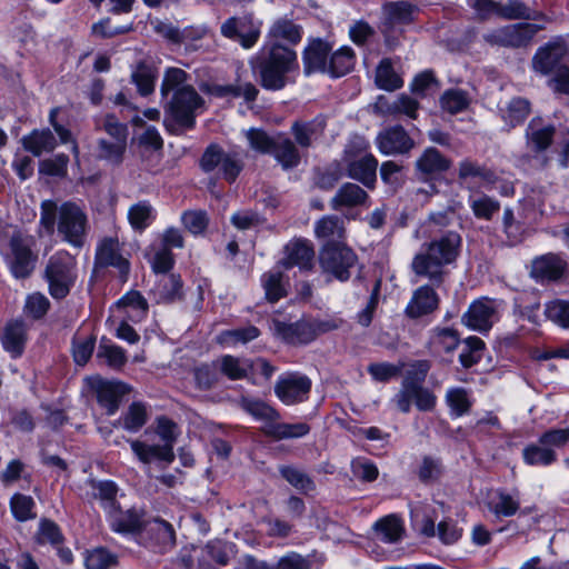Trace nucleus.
I'll return each instance as SVG.
<instances>
[{"instance_id": "f257e3e1", "label": "nucleus", "mask_w": 569, "mask_h": 569, "mask_svg": "<svg viewBox=\"0 0 569 569\" xmlns=\"http://www.w3.org/2000/svg\"><path fill=\"white\" fill-rule=\"evenodd\" d=\"M462 239L456 231H448L430 242L423 243L411 261V270L419 279L440 287L448 276L447 267L460 252Z\"/></svg>"}, {"instance_id": "f03ea898", "label": "nucleus", "mask_w": 569, "mask_h": 569, "mask_svg": "<svg viewBox=\"0 0 569 569\" xmlns=\"http://www.w3.org/2000/svg\"><path fill=\"white\" fill-rule=\"evenodd\" d=\"M57 226V232L62 241L74 248L84 244L88 216L82 207L72 201H66L61 206L53 200H44L40 207L39 236L42 233L52 236Z\"/></svg>"}, {"instance_id": "7ed1b4c3", "label": "nucleus", "mask_w": 569, "mask_h": 569, "mask_svg": "<svg viewBox=\"0 0 569 569\" xmlns=\"http://www.w3.org/2000/svg\"><path fill=\"white\" fill-rule=\"evenodd\" d=\"M251 70L259 76L262 88L270 91L283 89L293 82L299 70L297 52L281 43H264L249 61Z\"/></svg>"}, {"instance_id": "20e7f679", "label": "nucleus", "mask_w": 569, "mask_h": 569, "mask_svg": "<svg viewBox=\"0 0 569 569\" xmlns=\"http://www.w3.org/2000/svg\"><path fill=\"white\" fill-rule=\"evenodd\" d=\"M251 70L259 76L262 88L270 91L283 89L293 82L299 70L297 52L281 43H264L249 61Z\"/></svg>"}, {"instance_id": "39448f33", "label": "nucleus", "mask_w": 569, "mask_h": 569, "mask_svg": "<svg viewBox=\"0 0 569 569\" xmlns=\"http://www.w3.org/2000/svg\"><path fill=\"white\" fill-rule=\"evenodd\" d=\"M430 368L428 360H417L408 366L401 387L392 398V402L402 413H408L412 403L420 411H431L435 408L436 396L422 386Z\"/></svg>"}, {"instance_id": "423d86ee", "label": "nucleus", "mask_w": 569, "mask_h": 569, "mask_svg": "<svg viewBox=\"0 0 569 569\" xmlns=\"http://www.w3.org/2000/svg\"><path fill=\"white\" fill-rule=\"evenodd\" d=\"M36 244L34 236L14 230L7 244L1 248L4 263L13 278L27 279L32 274L38 260Z\"/></svg>"}, {"instance_id": "0eeeda50", "label": "nucleus", "mask_w": 569, "mask_h": 569, "mask_svg": "<svg viewBox=\"0 0 569 569\" xmlns=\"http://www.w3.org/2000/svg\"><path fill=\"white\" fill-rule=\"evenodd\" d=\"M48 291L56 300L64 299L74 287L78 279L77 259L67 250L54 252L43 271Z\"/></svg>"}, {"instance_id": "6e6552de", "label": "nucleus", "mask_w": 569, "mask_h": 569, "mask_svg": "<svg viewBox=\"0 0 569 569\" xmlns=\"http://www.w3.org/2000/svg\"><path fill=\"white\" fill-rule=\"evenodd\" d=\"M202 103V98L192 86H182L164 107L166 128L171 132L192 129L196 123V111Z\"/></svg>"}, {"instance_id": "1a4fd4ad", "label": "nucleus", "mask_w": 569, "mask_h": 569, "mask_svg": "<svg viewBox=\"0 0 569 569\" xmlns=\"http://www.w3.org/2000/svg\"><path fill=\"white\" fill-rule=\"evenodd\" d=\"M319 262L325 273L339 281H347L358 264V257L342 243L328 242L320 251Z\"/></svg>"}, {"instance_id": "9d476101", "label": "nucleus", "mask_w": 569, "mask_h": 569, "mask_svg": "<svg viewBox=\"0 0 569 569\" xmlns=\"http://www.w3.org/2000/svg\"><path fill=\"white\" fill-rule=\"evenodd\" d=\"M204 172L218 170V173L229 183L236 181L243 169V161L236 151H224L218 144H210L200 159Z\"/></svg>"}, {"instance_id": "9b49d317", "label": "nucleus", "mask_w": 569, "mask_h": 569, "mask_svg": "<svg viewBox=\"0 0 569 569\" xmlns=\"http://www.w3.org/2000/svg\"><path fill=\"white\" fill-rule=\"evenodd\" d=\"M262 22L252 12L242 16H233L220 26L222 37L238 42L243 49H251L258 42L261 34Z\"/></svg>"}, {"instance_id": "f8f14e48", "label": "nucleus", "mask_w": 569, "mask_h": 569, "mask_svg": "<svg viewBox=\"0 0 569 569\" xmlns=\"http://www.w3.org/2000/svg\"><path fill=\"white\" fill-rule=\"evenodd\" d=\"M542 26L530 22H520L493 29L483 34L486 42L508 48L527 47Z\"/></svg>"}, {"instance_id": "ddd939ff", "label": "nucleus", "mask_w": 569, "mask_h": 569, "mask_svg": "<svg viewBox=\"0 0 569 569\" xmlns=\"http://www.w3.org/2000/svg\"><path fill=\"white\" fill-rule=\"evenodd\" d=\"M569 62V50L561 38H557L538 48L532 57V69L540 76L555 77Z\"/></svg>"}, {"instance_id": "4468645a", "label": "nucleus", "mask_w": 569, "mask_h": 569, "mask_svg": "<svg viewBox=\"0 0 569 569\" xmlns=\"http://www.w3.org/2000/svg\"><path fill=\"white\" fill-rule=\"evenodd\" d=\"M312 382L303 373L286 372L278 377L274 383L277 398L286 406H292L308 400Z\"/></svg>"}, {"instance_id": "2eb2a0df", "label": "nucleus", "mask_w": 569, "mask_h": 569, "mask_svg": "<svg viewBox=\"0 0 569 569\" xmlns=\"http://www.w3.org/2000/svg\"><path fill=\"white\" fill-rule=\"evenodd\" d=\"M500 302L487 297L475 300L462 316V323L481 333L488 332L498 320Z\"/></svg>"}, {"instance_id": "dca6fc26", "label": "nucleus", "mask_w": 569, "mask_h": 569, "mask_svg": "<svg viewBox=\"0 0 569 569\" xmlns=\"http://www.w3.org/2000/svg\"><path fill=\"white\" fill-rule=\"evenodd\" d=\"M94 263L100 268L113 267L122 281L128 279L130 262L128 258L122 256L117 238H104L98 243Z\"/></svg>"}, {"instance_id": "f3484780", "label": "nucleus", "mask_w": 569, "mask_h": 569, "mask_svg": "<svg viewBox=\"0 0 569 569\" xmlns=\"http://www.w3.org/2000/svg\"><path fill=\"white\" fill-rule=\"evenodd\" d=\"M140 539L146 546L156 551L166 552L174 546L176 532L171 523L163 519L154 518L143 522Z\"/></svg>"}, {"instance_id": "a211bd4d", "label": "nucleus", "mask_w": 569, "mask_h": 569, "mask_svg": "<svg viewBox=\"0 0 569 569\" xmlns=\"http://www.w3.org/2000/svg\"><path fill=\"white\" fill-rule=\"evenodd\" d=\"M370 206V196L359 184L353 182L342 183L330 200L332 210L347 214L348 211ZM349 218V216H346Z\"/></svg>"}, {"instance_id": "6ab92c4d", "label": "nucleus", "mask_w": 569, "mask_h": 569, "mask_svg": "<svg viewBox=\"0 0 569 569\" xmlns=\"http://www.w3.org/2000/svg\"><path fill=\"white\" fill-rule=\"evenodd\" d=\"M376 144L385 156L403 154L412 149L413 140L401 126H395L379 132Z\"/></svg>"}, {"instance_id": "aec40b11", "label": "nucleus", "mask_w": 569, "mask_h": 569, "mask_svg": "<svg viewBox=\"0 0 569 569\" xmlns=\"http://www.w3.org/2000/svg\"><path fill=\"white\" fill-rule=\"evenodd\" d=\"M326 129V120L316 117L311 120H296L290 127V133L296 144L303 151L312 148L321 139Z\"/></svg>"}, {"instance_id": "412c9836", "label": "nucleus", "mask_w": 569, "mask_h": 569, "mask_svg": "<svg viewBox=\"0 0 569 569\" xmlns=\"http://www.w3.org/2000/svg\"><path fill=\"white\" fill-rule=\"evenodd\" d=\"M97 401L106 413L112 416L119 409L120 402L129 391L126 383L120 381H108L99 379L93 385Z\"/></svg>"}, {"instance_id": "4be33fe9", "label": "nucleus", "mask_w": 569, "mask_h": 569, "mask_svg": "<svg viewBox=\"0 0 569 569\" xmlns=\"http://www.w3.org/2000/svg\"><path fill=\"white\" fill-rule=\"evenodd\" d=\"M332 47L322 39L309 40L302 52L303 72L310 76L316 72L325 73L328 69L329 54Z\"/></svg>"}, {"instance_id": "5701e85b", "label": "nucleus", "mask_w": 569, "mask_h": 569, "mask_svg": "<svg viewBox=\"0 0 569 569\" xmlns=\"http://www.w3.org/2000/svg\"><path fill=\"white\" fill-rule=\"evenodd\" d=\"M378 160L373 154L346 160L347 176L372 190L377 182Z\"/></svg>"}, {"instance_id": "b1692460", "label": "nucleus", "mask_w": 569, "mask_h": 569, "mask_svg": "<svg viewBox=\"0 0 569 569\" xmlns=\"http://www.w3.org/2000/svg\"><path fill=\"white\" fill-rule=\"evenodd\" d=\"M439 301V296L431 286H420L413 291L406 307V315L412 319L427 316L438 309Z\"/></svg>"}, {"instance_id": "393cba45", "label": "nucleus", "mask_w": 569, "mask_h": 569, "mask_svg": "<svg viewBox=\"0 0 569 569\" xmlns=\"http://www.w3.org/2000/svg\"><path fill=\"white\" fill-rule=\"evenodd\" d=\"M303 29L288 17H280L273 20L267 32L266 43L286 42L291 46L298 44L302 40Z\"/></svg>"}, {"instance_id": "a878e982", "label": "nucleus", "mask_w": 569, "mask_h": 569, "mask_svg": "<svg viewBox=\"0 0 569 569\" xmlns=\"http://www.w3.org/2000/svg\"><path fill=\"white\" fill-rule=\"evenodd\" d=\"M567 268V261L559 254L547 253L532 261L531 274L535 279L557 281L562 278Z\"/></svg>"}, {"instance_id": "bb28decb", "label": "nucleus", "mask_w": 569, "mask_h": 569, "mask_svg": "<svg viewBox=\"0 0 569 569\" xmlns=\"http://www.w3.org/2000/svg\"><path fill=\"white\" fill-rule=\"evenodd\" d=\"M451 166L438 149L427 148L416 161V170L420 179L429 180L446 172Z\"/></svg>"}, {"instance_id": "cd10ccee", "label": "nucleus", "mask_w": 569, "mask_h": 569, "mask_svg": "<svg viewBox=\"0 0 569 569\" xmlns=\"http://www.w3.org/2000/svg\"><path fill=\"white\" fill-rule=\"evenodd\" d=\"M555 130V126L547 123L542 118H532L526 128L527 147L535 152L547 150L552 142Z\"/></svg>"}, {"instance_id": "c85d7f7f", "label": "nucleus", "mask_w": 569, "mask_h": 569, "mask_svg": "<svg viewBox=\"0 0 569 569\" xmlns=\"http://www.w3.org/2000/svg\"><path fill=\"white\" fill-rule=\"evenodd\" d=\"M315 251L305 240L291 241L284 247V258L278 264L284 269L299 267L300 269H310Z\"/></svg>"}, {"instance_id": "c756f323", "label": "nucleus", "mask_w": 569, "mask_h": 569, "mask_svg": "<svg viewBox=\"0 0 569 569\" xmlns=\"http://www.w3.org/2000/svg\"><path fill=\"white\" fill-rule=\"evenodd\" d=\"M301 149L284 133L276 134V142L271 151L274 160L283 170L298 167L301 162Z\"/></svg>"}, {"instance_id": "7c9ffc66", "label": "nucleus", "mask_w": 569, "mask_h": 569, "mask_svg": "<svg viewBox=\"0 0 569 569\" xmlns=\"http://www.w3.org/2000/svg\"><path fill=\"white\" fill-rule=\"evenodd\" d=\"M266 299L274 303L288 295L289 279L278 263L260 278Z\"/></svg>"}, {"instance_id": "2f4dec72", "label": "nucleus", "mask_w": 569, "mask_h": 569, "mask_svg": "<svg viewBox=\"0 0 569 569\" xmlns=\"http://www.w3.org/2000/svg\"><path fill=\"white\" fill-rule=\"evenodd\" d=\"M382 12L385 17L383 31H387L397 26L411 23L415 20L418 8L407 1L387 2L382 7Z\"/></svg>"}, {"instance_id": "473e14b6", "label": "nucleus", "mask_w": 569, "mask_h": 569, "mask_svg": "<svg viewBox=\"0 0 569 569\" xmlns=\"http://www.w3.org/2000/svg\"><path fill=\"white\" fill-rule=\"evenodd\" d=\"M111 529L119 533H139L141 532L143 520L142 516L136 509L122 511L120 506L107 513Z\"/></svg>"}, {"instance_id": "72a5a7b5", "label": "nucleus", "mask_w": 569, "mask_h": 569, "mask_svg": "<svg viewBox=\"0 0 569 569\" xmlns=\"http://www.w3.org/2000/svg\"><path fill=\"white\" fill-rule=\"evenodd\" d=\"M27 341V328L23 321H10L1 337L3 349L11 355L12 358H18L22 355Z\"/></svg>"}, {"instance_id": "f704fd0d", "label": "nucleus", "mask_w": 569, "mask_h": 569, "mask_svg": "<svg viewBox=\"0 0 569 569\" xmlns=\"http://www.w3.org/2000/svg\"><path fill=\"white\" fill-rule=\"evenodd\" d=\"M130 446L134 455L143 463H150L154 460L171 463L174 460V453L171 443L168 445H147L139 440H131Z\"/></svg>"}, {"instance_id": "c9c22d12", "label": "nucleus", "mask_w": 569, "mask_h": 569, "mask_svg": "<svg viewBox=\"0 0 569 569\" xmlns=\"http://www.w3.org/2000/svg\"><path fill=\"white\" fill-rule=\"evenodd\" d=\"M499 111L505 126L511 130L528 118L531 112V103L523 97H513Z\"/></svg>"}, {"instance_id": "e433bc0d", "label": "nucleus", "mask_w": 569, "mask_h": 569, "mask_svg": "<svg viewBox=\"0 0 569 569\" xmlns=\"http://www.w3.org/2000/svg\"><path fill=\"white\" fill-rule=\"evenodd\" d=\"M458 178L462 181L473 180L485 187L492 186L498 180V176L493 170L471 159H465L459 162Z\"/></svg>"}, {"instance_id": "4c0bfd02", "label": "nucleus", "mask_w": 569, "mask_h": 569, "mask_svg": "<svg viewBox=\"0 0 569 569\" xmlns=\"http://www.w3.org/2000/svg\"><path fill=\"white\" fill-rule=\"evenodd\" d=\"M24 150L34 157L52 152L57 147V139L50 129H34L21 139Z\"/></svg>"}, {"instance_id": "58836bf2", "label": "nucleus", "mask_w": 569, "mask_h": 569, "mask_svg": "<svg viewBox=\"0 0 569 569\" xmlns=\"http://www.w3.org/2000/svg\"><path fill=\"white\" fill-rule=\"evenodd\" d=\"M239 407L258 421L273 423L280 419V413L268 402L260 398L242 396L239 399Z\"/></svg>"}, {"instance_id": "ea45409f", "label": "nucleus", "mask_w": 569, "mask_h": 569, "mask_svg": "<svg viewBox=\"0 0 569 569\" xmlns=\"http://www.w3.org/2000/svg\"><path fill=\"white\" fill-rule=\"evenodd\" d=\"M128 221L136 232H143L157 219V210L149 200H140L128 209Z\"/></svg>"}, {"instance_id": "a19ab883", "label": "nucleus", "mask_w": 569, "mask_h": 569, "mask_svg": "<svg viewBox=\"0 0 569 569\" xmlns=\"http://www.w3.org/2000/svg\"><path fill=\"white\" fill-rule=\"evenodd\" d=\"M523 462L531 467H548L558 460L557 452L540 443V437L536 442L527 445L522 449Z\"/></svg>"}, {"instance_id": "79ce46f5", "label": "nucleus", "mask_w": 569, "mask_h": 569, "mask_svg": "<svg viewBox=\"0 0 569 569\" xmlns=\"http://www.w3.org/2000/svg\"><path fill=\"white\" fill-rule=\"evenodd\" d=\"M280 476L296 490L302 495H310L316 491L315 480L301 468L292 465L279 467Z\"/></svg>"}, {"instance_id": "37998d69", "label": "nucleus", "mask_w": 569, "mask_h": 569, "mask_svg": "<svg viewBox=\"0 0 569 569\" xmlns=\"http://www.w3.org/2000/svg\"><path fill=\"white\" fill-rule=\"evenodd\" d=\"M488 509L497 519L512 517L520 508L518 498L503 490H497L487 502Z\"/></svg>"}, {"instance_id": "c03bdc74", "label": "nucleus", "mask_w": 569, "mask_h": 569, "mask_svg": "<svg viewBox=\"0 0 569 569\" xmlns=\"http://www.w3.org/2000/svg\"><path fill=\"white\" fill-rule=\"evenodd\" d=\"M310 427L305 422L283 423L277 420L262 427V432L276 440L301 438L308 435Z\"/></svg>"}, {"instance_id": "a18cd8bd", "label": "nucleus", "mask_w": 569, "mask_h": 569, "mask_svg": "<svg viewBox=\"0 0 569 569\" xmlns=\"http://www.w3.org/2000/svg\"><path fill=\"white\" fill-rule=\"evenodd\" d=\"M117 306L122 308L127 320L139 322L148 311V302L139 291L127 292L118 302Z\"/></svg>"}, {"instance_id": "49530a36", "label": "nucleus", "mask_w": 569, "mask_h": 569, "mask_svg": "<svg viewBox=\"0 0 569 569\" xmlns=\"http://www.w3.org/2000/svg\"><path fill=\"white\" fill-rule=\"evenodd\" d=\"M355 61L356 57L353 50L350 47H341L329 57L328 69L325 73L333 78L342 77L351 71Z\"/></svg>"}, {"instance_id": "de8ad7c7", "label": "nucleus", "mask_w": 569, "mask_h": 569, "mask_svg": "<svg viewBox=\"0 0 569 569\" xmlns=\"http://www.w3.org/2000/svg\"><path fill=\"white\" fill-rule=\"evenodd\" d=\"M278 332L292 345H306L316 338L312 327L307 322L280 323Z\"/></svg>"}, {"instance_id": "09e8293b", "label": "nucleus", "mask_w": 569, "mask_h": 569, "mask_svg": "<svg viewBox=\"0 0 569 569\" xmlns=\"http://www.w3.org/2000/svg\"><path fill=\"white\" fill-rule=\"evenodd\" d=\"M373 528L377 538L385 543L398 542L405 532L401 520L395 515L378 520Z\"/></svg>"}, {"instance_id": "8fccbe9b", "label": "nucleus", "mask_w": 569, "mask_h": 569, "mask_svg": "<svg viewBox=\"0 0 569 569\" xmlns=\"http://www.w3.org/2000/svg\"><path fill=\"white\" fill-rule=\"evenodd\" d=\"M92 496L100 502L107 513L119 506L117 501L118 487L111 480H91Z\"/></svg>"}, {"instance_id": "3c124183", "label": "nucleus", "mask_w": 569, "mask_h": 569, "mask_svg": "<svg viewBox=\"0 0 569 569\" xmlns=\"http://www.w3.org/2000/svg\"><path fill=\"white\" fill-rule=\"evenodd\" d=\"M96 357L99 361L114 370H120L127 362L124 349L104 338L100 341Z\"/></svg>"}, {"instance_id": "603ef678", "label": "nucleus", "mask_w": 569, "mask_h": 569, "mask_svg": "<svg viewBox=\"0 0 569 569\" xmlns=\"http://www.w3.org/2000/svg\"><path fill=\"white\" fill-rule=\"evenodd\" d=\"M147 421V407L141 402H132L114 426L119 425L127 431L137 432Z\"/></svg>"}, {"instance_id": "864d4df0", "label": "nucleus", "mask_w": 569, "mask_h": 569, "mask_svg": "<svg viewBox=\"0 0 569 569\" xmlns=\"http://www.w3.org/2000/svg\"><path fill=\"white\" fill-rule=\"evenodd\" d=\"M468 204L477 219L490 221L500 210V202L487 194H473Z\"/></svg>"}, {"instance_id": "5fc2aeb1", "label": "nucleus", "mask_w": 569, "mask_h": 569, "mask_svg": "<svg viewBox=\"0 0 569 569\" xmlns=\"http://www.w3.org/2000/svg\"><path fill=\"white\" fill-rule=\"evenodd\" d=\"M376 84L386 91H395L403 86L401 77L395 71L391 60L385 58L376 70Z\"/></svg>"}, {"instance_id": "6e6d98bb", "label": "nucleus", "mask_w": 569, "mask_h": 569, "mask_svg": "<svg viewBox=\"0 0 569 569\" xmlns=\"http://www.w3.org/2000/svg\"><path fill=\"white\" fill-rule=\"evenodd\" d=\"M315 232L318 238L327 239L328 242L342 239L345 234L343 221L338 216H325L316 222Z\"/></svg>"}, {"instance_id": "4d7b16f0", "label": "nucleus", "mask_w": 569, "mask_h": 569, "mask_svg": "<svg viewBox=\"0 0 569 569\" xmlns=\"http://www.w3.org/2000/svg\"><path fill=\"white\" fill-rule=\"evenodd\" d=\"M250 360L240 359L230 355H226L219 360V370L230 380H240L248 377L250 371Z\"/></svg>"}, {"instance_id": "13d9d810", "label": "nucleus", "mask_w": 569, "mask_h": 569, "mask_svg": "<svg viewBox=\"0 0 569 569\" xmlns=\"http://www.w3.org/2000/svg\"><path fill=\"white\" fill-rule=\"evenodd\" d=\"M260 335V330L254 326L224 330L218 336V342L226 347H236L239 343L246 345Z\"/></svg>"}, {"instance_id": "bf43d9fd", "label": "nucleus", "mask_w": 569, "mask_h": 569, "mask_svg": "<svg viewBox=\"0 0 569 569\" xmlns=\"http://www.w3.org/2000/svg\"><path fill=\"white\" fill-rule=\"evenodd\" d=\"M500 17L506 20H536L543 18V14L530 9L527 4L516 0L501 3Z\"/></svg>"}, {"instance_id": "052dcab7", "label": "nucleus", "mask_w": 569, "mask_h": 569, "mask_svg": "<svg viewBox=\"0 0 569 569\" xmlns=\"http://www.w3.org/2000/svg\"><path fill=\"white\" fill-rule=\"evenodd\" d=\"M131 80L141 96H148L154 90L156 72L150 66L140 62L132 71Z\"/></svg>"}, {"instance_id": "680f3d73", "label": "nucleus", "mask_w": 569, "mask_h": 569, "mask_svg": "<svg viewBox=\"0 0 569 569\" xmlns=\"http://www.w3.org/2000/svg\"><path fill=\"white\" fill-rule=\"evenodd\" d=\"M440 104L447 112L456 114L468 108L469 97L461 89H449L441 96Z\"/></svg>"}, {"instance_id": "e2e57ef3", "label": "nucleus", "mask_w": 569, "mask_h": 569, "mask_svg": "<svg viewBox=\"0 0 569 569\" xmlns=\"http://www.w3.org/2000/svg\"><path fill=\"white\" fill-rule=\"evenodd\" d=\"M34 507V500L27 495L14 493L10 500L12 515L16 520L21 522L36 518V513L33 512Z\"/></svg>"}, {"instance_id": "0e129e2a", "label": "nucleus", "mask_w": 569, "mask_h": 569, "mask_svg": "<svg viewBox=\"0 0 569 569\" xmlns=\"http://www.w3.org/2000/svg\"><path fill=\"white\" fill-rule=\"evenodd\" d=\"M485 342L478 337H468L465 340V348L459 355V361L463 368H470L477 365L482 357Z\"/></svg>"}, {"instance_id": "69168bd1", "label": "nucleus", "mask_w": 569, "mask_h": 569, "mask_svg": "<svg viewBox=\"0 0 569 569\" xmlns=\"http://www.w3.org/2000/svg\"><path fill=\"white\" fill-rule=\"evenodd\" d=\"M187 80L188 74L184 70L174 67L166 69L160 87L162 98H166L169 92L174 93L176 91L182 89V86H188L186 83Z\"/></svg>"}, {"instance_id": "338daca9", "label": "nucleus", "mask_w": 569, "mask_h": 569, "mask_svg": "<svg viewBox=\"0 0 569 569\" xmlns=\"http://www.w3.org/2000/svg\"><path fill=\"white\" fill-rule=\"evenodd\" d=\"M246 138L252 150L263 154H271L276 136L271 137L262 129L250 128L246 131Z\"/></svg>"}, {"instance_id": "774afa93", "label": "nucleus", "mask_w": 569, "mask_h": 569, "mask_svg": "<svg viewBox=\"0 0 569 569\" xmlns=\"http://www.w3.org/2000/svg\"><path fill=\"white\" fill-rule=\"evenodd\" d=\"M545 315L547 319L553 323L569 328V301L562 299H555L545 306Z\"/></svg>"}]
</instances>
